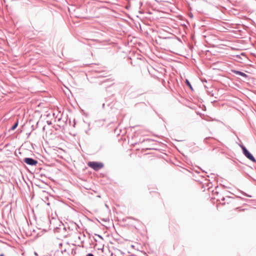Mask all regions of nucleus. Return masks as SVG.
Instances as JSON below:
<instances>
[{"label":"nucleus","instance_id":"f257e3e1","mask_svg":"<svg viewBox=\"0 0 256 256\" xmlns=\"http://www.w3.org/2000/svg\"><path fill=\"white\" fill-rule=\"evenodd\" d=\"M88 166L96 171H98L104 167V164L102 162H90Z\"/></svg>","mask_w":256,"mask_h":256},{"label":"nucleus","instance_id":"f03ea898","mask_svg":"<svg viewBox=\"0 0 256 256\" xmlns=\"http://www.w3.org/2000/svg\"><path fill=\"white\" fill-rule=\"evenodd\" d=\"M241 148L242 150L243 154L244 156L252 162L256 163V160L254 158L252 154L246 149V148L244 146H242Z\"/></svg>","mask_w":256,"mask_h":256},{"label":"nucleus","instance_id":"7ed1b4c3","mask_svg":"<svg viewBox=\"0 0 256 256\" xmlns=\"http://www.w3.org/2000/svg\"><path fill=\"white\" fill-rule=\"evenodd\" d=\"M23 160L26 164L31 166H36L38 163L36 160L30 158H26Z\"/></svg>","mask_w":256,"mask_h":256},{"label":"nucleus","instance_id":"20e7f679","mask_svg":"<svg viewBox=\"0 0 256 256\" xmlns=\"http://www.w3.org/2000/svg\"><path fill=\"white\" fill-rule=\"evenodd\" d=\"M232 72L237 74V75H238V76H240L244 78H247L248 77V75L246 74L245 73L243 72H242L240 71H238V70H232Z\"/></svg>","mask_w":256,"mask_h":256},{"label":"nucleus","instance_id":"39448f33","mask_svg":"<svg viewBox=\"0 0 256 256\" xmlns=\"http://www.w3.org/2000/svg\"><path fill=\"white\" fill-rule=\"evenodd\" d=\"M18 120H17L15 123L12 126V127L11 128L10 130H14L18 126Z\"/></svg>","mask_w":256,"mask_h":256},{"label":"nucleus","instance_id":"423d86ee","mask_svg":"<svg viewBox=\"0 0 256 256\" xmlns=\"http://www.w3.org/2000/svg\"><path fill=\"white\" fill-rule=\"evenodd\" d=\"M186 84L190 87V88L191 90H192V85H191L190 82L188 80H186Z\"/></svg>","mask_w":256,"mask_h":256},{"label":"nucleus","instance_id":"0eeeda50","mask_svg":"<svg viewBox=\"0 0 256 256\" xmlns=\"http://www.w3.org/2000/svg\"><path fill=\"white\" fill-rule=\"evenodd\" d=\"M243 194H244V196H248V197H250V198H251V197H252V196H250V195H248V194H246V193H244V192H243Z\"/></svg>","mask_w":256,"mask_h":256},{"label":"nucleus","instance_id":"6e6552de","mask_svg":"<svg viewBox=\"0 0 256 256\" xmlns=\"http://www.w3.org/2000/svg\"><path fill=\"white\" fill-rule=\"evenodd\" d=\"M86 256H94V255L92 254L89 253Z\"/></svg>","mask_w":256,"mask_h":256},{"label":"nucleus","instance_id":"1a4fd4ad","mask_svg":"<svg viewBox=\"0 0 256 256\" xmlns=\"http://www.w3.org/2000/svg\"><path fill=\"white\" fill-rule=\"evenodd\" d=\"M47 123H48V124H51V122H49V121H47Z\"/></svg>","mask_w":256,"mask_h":256},{"label":"nucleus","instance_id":"9d476101","mask_svg":"<svg viewBox=\"0 0 256 256\" xmlns=\"http://www.w3.org/2000/svg\"><path fill=\"white\" fill-rule=\"evenodd\" d=\"M98 236L100 238H102H102L100 236V235H98Z\"/></svg>","mask_w":256,"mask_h":256},{"label":"nucleus","instance_id":"9b49d317","mask_svg":"<svg viewBox=\"0 0 256 256\" xmlns=\"http://www.w3.org/2000/svg\"><path fill=\"white\" fill-rule=\"evenodd\" d=\"M0 256H4V254H0Z\"/></svg>","mask_w":256,"mask_h":256},{"label":"nucleus","instance_id":"f8f14e48","mask_svg":"<svg viewBox=\"0 0 256 256\" xmlns=\"http://www.w3.org/2000/svg\"><path fill=\"white\" fill-rule=\"evenodd\" d=\"M34 254H35L36 256H37V255H38V254H37V253H36V252H34Z\"/></svg>","mask_w":256,"mask_h":256},{"label":"nucleus","instance_id":"ddd939ff","mask_svg":"<svg viewBox=\"0 0 256 256\" xmlns=\"http://www.w3.org/2000/svg\"><path fill=\"white\" fill-rule=\"evenodd\" d=\"M102 106H103V107H104V104H103Z\"/></svg>","mask_w":256,"mask_h":256}]
</instances>
